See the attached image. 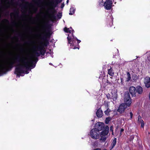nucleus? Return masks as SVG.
I'll return each instance as SVG.
<instances>
[{
  "label": "nucleus",
  "instance_id": "1",
  "mask_svg": "<svg viewBox=\"0 0 150 150\" xmlns=\"http://www.w3.org/2000/svg\"><path fill=\"white\" fill-rule=\"evenodd\" d=\"M47 46L46 43L41 42L40 44L33 48L32 56L33 58L35 57H39L40 55H44L45 53V46Z\"/></svg>",
  "mask_w": 150,
  "mask_h": 150
},
{
  "label": "nucleus",
  "instance_id": "2",
  "mask_svg": "<svg viewBox=\"0 0 150 150\" xmlns=\"http://www.w3.org/2000/svg\"><path fill=\"white\" fill-rule=\"evenodd\" d=\"M124 101V103H122V107L125 109L127 107H130L132 103V99L128 91H126L125 93Z\"/></svg>",
  "mask_w": 150,
  "mask_h": 150
},
{
  "label": "nucleus",
  "instance_id": "3",
  "mask_svg": "<svg viewBox=\"0 0 150 150\" xmlns=\"http://www.w3.org/2000/svg\"><path fill=\"white\" fill-rule=\"evenodd\" d=\"M62 1V0H56L55 2L52 0L49 1L47 4L49 7V8L47 10L48 13H49L50 11L54 10L57 4L59 3H61Z\"/></svg>",
  "mask_w": 150,
  "mask_h": 150
},
{
  "label": "nucleus",
  "instance_id": "4",
  "mask_svg": "<svg viewBox=\"0 0 150 150\" xmlns=\"http://www.w3.org/2000/svg\"><path fill=\"white\" fill-rule=\"evenodd\" d=\"M109 127L107 125L105 126L104 130L101 132L100 136V140L105 141L107 137V135L109 132Z\"/></svg>",
  "mask_w": 150,
  "mask_h": 150
},
{
  "label": "nucleus",
  "instance_id": "5",
  "mask_svg": "<svg viewBox=\"0 0 150 150\" xmlns=\"http://www.w3.org/2000/svg\"><path fill=\"white\" fill-rule=\"evenodd\" d=\"M67 38L68 40V43L69 44H70L71 47V48L75 49L77 48V47L76 46H74V42L75 41V39H76L78 43H79L80 42V40H78L76 38H74L73 35H72L71 36V37L69 36V35H68ZM78 48V49H79Z\"/></svg>",
  "mask_w": 150,
  "mask_h": 150
},
{
  "label": "nucleus",
  "instance_id": "6",
  "mask_svg": "<svg viewBox=\"0 0 150 150\" xmlns=\"http://www.w3.org/2000/svg\"><path fill=\"white\" fill-rule=\"evenodd\" d=\"M99 132L96 130V129H93L90 132L91 137L94 139H96L99 137Z\"/></svg>",
  "mask_w": 150,
  "mask_h": 150
},
{
  "label": "nucleus",
  "instance_id": "7",
  "mask_svg": "<svg viewBox=\"0 0 150 150\" xmlns=\"http://www.w3.org/2000/svg\"><path fill=\"white\" fill-rule=\"evenodd\" d=\"M22 3H19L17 2L16 3V4H20L19 6L21 8V11L22 13H26L27 12V7L26 6L25 4H25L24 3V1L25 0H21Z\"/></svg>",
  "mask_w": 150,
  "mask_h": 150
},
{
  "label": "nucleus",
  "instance_id": "8",
  "mask_svg": "<svg viewBox=\"0 0 150 150\" xmlns=\"http://www.w3.org/2000/svg\"><path fill=\"white\" fill-rule=\"evenodd\" d=\"M105 126L104 125L103 123L102 122H98L96 125L95 128L94 129H96V130L98 132L102 130H104V128Z\"/></svg>",
  "mask_w": 150,
  "mask_h": 150
},
{
  "label": "nucleus",
  "instance_id": "9",
  "mask_svg": "<svg viewBox=\"0 0 150 150\" xmlns=\"http://www.w3.org/2000/svg\"><path fill=\"white\" fill-rule=\"evenodd\" d=\"M112 1L111 0H107L105 2L104 4H102L107 10L110 9L112 7Z\"/></svg>",
  "mask_w": 150,
  "mask_h": 150
},
{
  "label": "nucleus",
  "instance_id": "10",
  "mask_svg": "<svg viewBox=\"0 0 150 150\" xmlns=\"http://www.w3.org/2000/svg\"><path fill=\"white\" fill-rule=\"evenodd\" d=\"M136 88L133 86H132L129 87V91L132 97H136Z\"/></svg>",
  "mask_w": 150,
  "mask_h": 150
},
{
  "label": "nucleus",
  "instance_id": "11",
  "mask_svg": "<svg viewBox=\"0 0 150 150\" xmlns=\"http://www.w3.org/2000/svg\"><path fill=\"white\" fill-rule=\"evenodd\" d=\"M144 83L146 87L147 88L150 87V78L146 77L145 78Z\"/></svg>",
  "mask_w": 150,
  "mask_h": 150
},
{
  "label": "nucleus",
  "instance_id": "12",
  "mask_svg": "<svg viewBox=\"0 0 150 150\" xmlns=\"http://www.w3.org/2000/svg\"><path fill=\"white\" fill-rule=\"evenodd\" d=\"M111 93L112 95L111 98L113 99V101L116 100L117 98V93L115 90H112L111 91Z\"/></svg>",
  "mask_w": 150,
  "mask_h": 150
},
{
  "label": "nucleus",
  "instance_id": "13",
  "mask_svg": "<svg viewBox=\"0 0 150 150\" xmlns=\"http://www.w3.org/2000/svg\"><path fill=\"white\" fill-rule=\"evenodd\" d=\"M136 93H137L139 94H141L143 92V89L142 87L140 86H137L136 88Z\"/></svg>",
  "mask_w": 150,
  "mask_h": 150
},
{
  "label": "nucleus",
  "instance_id": "14",
  "mask_svg": "<svg viewBox=\"0 0 150 150\" xmlns=\"http://www.w3.org/2000/svg\"><path fill=\"white\" fill-rule=\"evenodd\" d=\"M19 14V12L18 10L16 11L15 12L11 13L10 14V16L11 18H12L13 16L14 18H16L18 16Z\"/></svg>",
  "mask_w": 150,
  "mask_h": 150
},
{
  "label": "nucleus",
  "instance_id": "15",
  "mask_svg": "<svg viewBox=\"0 0 150 150\" xmlns=\"http://www.w3.org/2000/svg\"><path fill=\"white\" fill-rule=\"evenodd\" d=\"M103 111L100 108L96 112L97 116L98 117H101L103 115Z\"/></svg>",
  "mask_w": 150,
  "mask_h": 150
},
{
  "label": "nucleus",
  "instance_id": "16",
  "mask_svg": "<svg viewBox=\"0 0 150 150\" xmlns=\"http://www.w3.org/2000/svg\"><path fill=\"white\" fill-rule=\"evenodd\" d=\"M117 139L116 138H115L112 140V143L111 144V146L110 147V149H112L115 146L116 143Z\"/></svg>",
  "mask_w": 150,
  "mask_h": 150
},
{
  "label": "nucleus",
  "instance_id": "17",
  "mask_svg": "<svg viewBox=\"0 0 150 150\" xmlns=\"http://www.w3.org/2000/svg\"><path fill=\"white\" fill-rule=\"evenodd\" d=\"M108 74L110 76H113L114 75V73L113 69L110 68L108 69Z\"/></svg>",
  "mask_w": 150,
  "mask_h": 150
},
{
  "label": "nucleus",
  "instance_id": "18",
  "mask_svg": "<svg viewBox=\"0 0 150 150\" xmlns=\"http://www.w3.org/2000/svg\"><path fill=\"white\" fill-rule=\"evenodd\" d=\"M70 29H72L71 27L69 28H67L65 27L64 29V30L65 32L71 33V30Z\"/></svg>",
  "mask_w": 150,
  "mask_h": 150
},
{
  "label": "nucleus",
  "instance_id": "19",
  "mask_svg": "<svg viewBox=\"0 0 150 150\" xmlns=\"http://www.w3.org/2000/svg\"><path fill=\"white\" fill-rule=\"evenodd\" d=\"M117 111L120 114L122 113V104H120L119 105Z\"/></svg>",
  "mask_w": 150,
  "mask_h": 150
},
{
  "label": "nucleus",
  "instance_id": "20",
  "mask_svg": "<svg viewBox=\"0 0 150 150\" xmlns=\"http://www.w3.org/2000/svg\"><path fill=\"white\" fill-rule=\"evenodd\" d=\"M127 81H129L131 79L130 75L129 72L127 73Z\"/></svg>",
  "mask_w": 150,
  "mask_h": 150
},
{
  "label": "nucleus",
  "instance_id": "21",
  "mask_svg": "<svg viewBox=\"0 0 150 150\" xmlns=\"http://www.w3.org/2000/svg\"><path fill=\"white\" fill-rule=\"evenodd\" d=\"M75 10L73 8H71L70 9V13H69L70 15H73L75 12Z\"/></svg>",
  "mask_w": 150,
  "mask_h": 150
},
{
  "label": "nucleus",
  "instance_id": "22",
  "mask_svg": "<svg viewBox=\"0 0 150 150\" xmlns=\"http://www.w3.org/2000/svg\"><path fill=\"white\" fill-rule=\"evenodd\" d=\"M104 105L105 107V108L106 109L109 108V105L108 103L106 101H104Z\"/></svg>",
  "mask_w": 150,
  "mask_h": 150
},
{
  "label": "nucleus",
  "instance_id": "23",
  "mask_svg": "<svg viewBox=\"0 0 150 150\" xmlns=\"http://www.w3.org/2000/svg\"><path fill=\"white\" fill-rule=\"evenodd\" d=\"M111 111L109 108L107 109V110L105 111L104 113L106 115H108L109 114L110 112Z\"/></svg>",
  "mask_w": 150,
  "mask_h": 150
},
{
  "label": "nucleus",
  "instance_id": "24",
  "mask_svg": "<svg viewBox=\"0 0 150 150\" xmlns=\"http://www.w3.org/2000/svg\"><path fill=\"white\" fill-rule=\"evenodd\" d=\"M129 112L127 111V112H125L122 110V115H125V117H127L129 115Z\"/></svg>",
  "mask_w": 150,
  "mask_h": 150
},
{
  "label": "nucleus",
  "instance_id": "25",
  "mask_svg": "<svg viewBox=\"0 0 150 150\" xmlns=\"http://www.w3.org/2000/svg\"><path fill=\"white\" fill-rule=\"evenodd\" d=\"M138 121L139 122H143V120L142 119L140 115H139L138 116Z\"/></svg>",
  "mask_w": 150,
  "mask_h": 150
},
{
  "label": "nucleus",
  "instance_id": "26",
  "mask_svg": "<svg viewBox=\"0 0 150 150\" xmlns=\"http://www.w3.org/2000/svg\"><path fill=\"white\" fill-rule=\"evenodd\" d=\"M46 26L45 25H44L42 26V30L44 33H46Z\"/></svg>",
  "mask_w": 150,
  "mask_h": 150
},
{
  "label": "nucleus",
  "instance_id": "27",
  "mask_svg": "<svg viewBox=\"0 0 150 150\" xmlns=\"http://www.w3.org/2000/svg\"><path fill=\"white\" fill-rule=\"evenodd\" d=\"M111 120V118L110 117H107L106 118V120H105V122L106 124H108L109 122Z\"/></svg>",
  "mask_w": 150,
  "mask_h": 150
},
{
  "label": "nucleus",
  "instance_id": "28",
  "mask_svg": "<svg viewBox=\"0 0 150 150\" xmlns=\"http://www.w3.org/2000/svg\"><path fill=\"white\" fill-rule=\"evenodd\" d=\"M55 11H54L52 12V13L50 14V16L51 18H53L54 16V13Z\"/></svg>",
  "mask_w": 150,
  "mask_h": 150
},
{
  "label": "nucleus",
  "instance_id": "29",
  "mask_svg": "<svg viewBox=\"0 0 150 150\" xmlns=\"http://www.w3.org/2000/svg\"><path fill=\"white\" fill-rule=\"evenodd\" d=\"M34 12V13H36L38 11V8L35 7H33V8Z\"/></svg>",
  "mask_w": 150,
  "mask_h": 150
},
{
  "label": "nucleus",
  "instance_id": "30",
  "mask_svg": "<svg viewBox=\"0 0 150 150\" xmlns=\"http://www.w3.org/2000/svg\"><path fill=\"white\" fill-rule=\"evenodd\" d=\"M113 127L112 126H111L110 127V131L112 132V134H113Z\"/></svg>",
  "mask_w": 150,
  "mask_h": 150
},
{
  "label": "nucleus",
  "instance_id": "31",
  "mask_svg": "<svg viewBox=\"0 0 150 150\" xmlns=\"http://www.w3.org/2000/svg\"><path fill=\"white\" fill-rule=\"evenodd\" d=\"M129 113L130 115V119H131L132 118V117L133 116V114L131 112H129Z\"/></svg>",
  "mask_w": 150,
  "mask_h": 150
},
{
  "label": "nucleus",
  "instance_id": "32",
  "mask_svg": "<svg viewBox=\"0 0 150 150\" xmlns=\"http://www.w3.org/2000/svg\"><path fill=\"white\" fill-rule=\"evenodd\" d=\"M64 3H63L61 4V8H63V7H64Z\"/></svg>",
  "mask_w": 150,
  "mask_h": 150
},
{
  "label": "nucleus",
  "instance_id": "33",
  "mask_svg": "<svg viewBox=\"0 0 150 150\" xmlns=\"http://www.w3.org/2000/svg\"><path fill=\"white\" fill-rule=\"evenodd\" d=\"M107 97L108 99L111 98L110 97V94H109L107 95Z\"/></svg>",
  "mask_w": 150,
  "mask_h": 150
},
{
  "label": "nucleus",
  "instance_id": "34",
  "mask_svg": "<svg viewBox=\"0 0 150 150\" xmlns=\"http://www.w3.org/2000/svg\"><path fill=\"white\" fill-rule=\"evenodd\" d=\"M4 21H5L6 23H8L9 21L6 19H5L4 20Z\"/></svg>",
  "mask_w": 150,
  "mask_h": 150
},
{
  "label": "nucleus",
  "instance_id": "35",
  "mask_svg": "<svg viewBox=\"0 0 150 150\" xmlns=\"http://www.w3.org/2000/svg\"><path fill=\"white\" fill-rule=\"evenodd\" d=\"M141 126L142 127H143L144 126V122H141Z\"/></svg>",
  "mask_w": 150,
  "mask_h": 150
},
{
  "label": "nucleus",
  "instance_id": "36",
  "mask_svg": "<svg viewBox=\"0 0 150 150\" xmlns=\"http://www.w3.org/2000/svg\"><path fill=\"white\" fill-rule=\"evenodd\" d=\"M94 150H101L99 148H97L96 149H95Z\"/></svg>",
  "mask_w": 150,
  "mask_h": 150
},
{
  "label": "nucleus",
  "instance_id": "37",
  "mask_svg": "<svg viewBox=\"0 0 150 150\" xmlns=\"http://www.w3.org/2000/svg\"><path fill=\"white\" fill-rule=\"evenodd\" d=\"M69 2V0H67V4H68Z\"/></svg>",
  "mask_w": 150,
  "mask_h": 150
},
{
  "label": "nucleus",
  "instance_id": "38",
  "mask_svg": "<svg viewBox=\"0 0 150 150\" xmlns=\"http://www.w3.org/2000/svg\"><path fill=\"white\" fill-rule=\"evenodd\" d=\"M120 133H121V132H122V129H120Z\"/></svg>",
  "mask_w": 150,
  "mask_h": 150
},
{
  "label": "nucleus",
  "instance_id": "39",
  "mask_svg": "<svg viewBox=\"0 0 150 150\" xmlns=\"http://www.w3.org/2000/svg\"><path fill=\"white\" fill-rule=\"evenodd\" d=\"M149 99L150 100V92L149 93Z\"/></svg>",
  "mask_w": 150,
  "mask_h": 150
},
{
  "label": "nucleus",
  "instance_id": "40",
  "mask_svg": "<svg viewBox=\"0 0 150 150\" xmlns=\"http://www.w3.org/2000/svg\"><path fill=\"white\" fill-rule=\"evenodd\" d=\"M101 2H102V3H103V1L102 0H101Z\"/></svg>",
  "mask_w": 150,
  "mask_h": 150
},
{
  "label": "nucleus",
  "instance_id": "41",
  "mask_svg": "<svg viewBox=\"0 0 150 150\" xmlns=\"http://www.w3.org/2000/svg\"><path fill=\"white\" fill-rule=\"evenodd\" d=\"M102 5V4H99V5L100 6Z\"/></svg>",
  "mask_w": 150,
  "mask_h": 150
},
{
  "label": "nucleus",
  "instance_id": "42",
  "mask_svg": "<svg viewBox=\"0 0 150 150\" xmlns=\"http://www.w3.org/2000/svg\"><path fill=\"white\" fill-rule=\"evenodd\" d=\"M120 79L121 80V81L122 82V79H121V78H120Z\"/></svg>",
  "mask_w": 150,
  "mask_h": 150
},
{
  "label": "nucleus",
  "instance_id": "43",
  "mask_svg": "<svg viewBox=\"0 0 150 150\" xmlns=\"http://www.w3.org/2000/svg\"><path fill=\"white\" fill-rule=\"evenodd\" d=\"M124 130L123 129H122V132H123L124 131Z\"/></svg>",
  "mask_w": 150,
  "mask_h": 150
},
{
  "label": "nucleus",
  "instance_id": "44",
  "mask_svg": "<svg viewBox=\"0 0 150 150\" xmlns=\"http://www.w3.org/2000/svg\"><path fill=\"white\" fill-rule=\"evenodd\" d=\"M109 84H110V82H109Z\"/></svg>",
  "mask_w": 150,
  "mask_h": 150
},
{
  "label": "nucleus",
  "instance_id": "45",
  "mask_svg": "<svg viewBox=\"0 0 150 150\" xmlns=\"http://www.w3.org/2000/svg\"><path fill=\"white\" fill-rule=\"evenodd\" d=\"M34 1L35 0H33Z\"/></svg>",
  "mask_w": 150,
  "mask_h": 150
}]
</instances>
